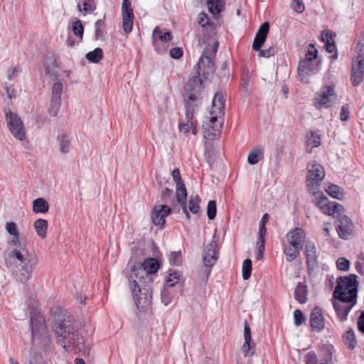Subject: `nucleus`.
Returning a JSON list of instances; mask_svg holds the SVG:
<instances>
[{"instance_id": "nucleus-36", "label": "nucleus", "mask_w": 364, "mask_h": 364, "mask_svg": "<svg viewBox=\"0 0 364 364\" xmlns=\"http://www.w3.org/2000/svg\"><path fill=\"white\" fill-rule=\"evenodd\" d=\"M176 195L177 202L179 205L186 203L187 191L183 183L176 186Z\"/></svg>"}, {"instance_id": "nucleus-22", "label": "nucleus", "mask_w": 364, "mask_h": 364, "mask_svg": "<svg viewBox=\"0 0 364 364\" xmlns=\"http://www.w3.org/2000/svg\"><path fill=\"white\" fill-rule=\"evenodd\" d=\"M198 75L200 72L205 78L209 79L214 73V65L210 57L204 53L200 58L198 63Z\"/></svg>"}, {"instance_id": "nucleus-26", "label": "nucleus", "mask_w": 364, "mask_h": 364, "mask_svg": "<svg viewBox=\"0 0 364 364\" xmlns=\"http://www.w3.org/2000/svg\"><path fill=\"white\" fill-rule=\"evenodd\" d=\"M46 73L50 77L56 78L58 75L56 58L53 55L47 56L43 63Z\"/></svg>"}, {"instance_id": "nucleus-54", "label": "nucleus", "mask_w": 364, "mask_h": 364, "mask_svg": "<svg viewBox=\"0 0 364 364\" xmlns=\"http://www.w3.org/2000/svg\"><path fill=\"white\" fill-rule=\"evenodd\" d=\"M197 22L202 27H205L206 26L210 25L208 16L203 12H201L198 14Z\"/></svg>"}, {"instance_id": "nucleus-16", "label": "nucleus", "mask_w": 364, "mask_h": 364, "mask_svg": "<svg viewBox=\"0 0 364 364\" xmlns=\"http://www.w3.org/2000/svg\"><path fill=\"white\" fill-rule=\"evenodd\" d=\"M171 213V208L166 205H156L151 214L152 223L160 227H164L166 218Z\"/></svg>"}, {"instance_id": "nucleus-63", "label": "nucleus", "mask_w": 364, "mask_h": 364, "mask_svg": "<svg viewBox=\"0 0 364 364\" xmlns=\"http://www.w3.org/2000/svg\"><path fill=\"white\" fill-rule=\"evenodd\" d=\"M306 364H316L318 362L317 356L314 353H309L306 355Z\"/></svg>"}, {"instance_id": "nucleus-60", "label": "nucleus", "mask_w": 364, "mask_h": 364, "mask_svg": "<svg viewBox=\"0 0 364 364\" xmlns=\"http://www.w3.org/2000/svg\"><path fill=\"white\" fill-rule=\"evenodd\" d=\"M6 228L7 232L13 236H16L18 234L16 225L14 222L7 223Z\"/></svg>"}, {"instance_id": "nucleus-41", "label": "nucleus", "mask_w": 364, "mask_h": 364, "mask_svg": "<svg viewBox=\"0 0 364 364\" xmlns=\"http://www.w3.org/2000/svg\"><path fill=\"white\" fill-rule=\"evenodd\" d=\"M28 363L29 364H46L45 360H43L41 354L35 352L34 350H31L28 358Z\"/></svg>"}, {"instance_id": "nucleus-10", "label": "nucleus", "mask_w": 364, "mask_h": 364, "mask_svg": "<svg viewBox=\"0 0 364 364\" xmlns=\"http://www.w3.org/2000/svg\"><path fill=\"white\" fill-rule=\"evenodd\" d=\"M314 194L318 195V198L314 200V204L321 210L322 213L328 215H335L344 211L342 205L335 201H329L328 198L323 193V192L314 191Z\"/></svg>"}, {"instance_id": "nucleus-8", "label": "nucleus", "mask_w": 364, "mask_h": 364, "mask_svg": "<svg viewBox=\"0 0 364 364\" xmlns=\"http://www.w3.org/2000/svg\"><path fill=\"white\" fill-rule=\"evenodd\" d=\"M269 31V24L268 22H264L260 26L258 31L255 35L252 43V48L255 51H259V57L269 58L274 55V54L277 53V48L274 47H269V48L264 50L261 49L266 41Z\"/></svg>"}, {"instance_id": "nucleus-50", "label": "nucleus", "mask_w": 364, "mask_h": 364, "mask_svg": "<svg viewBox=\"0 0 364 364\" xmlns=\"http://www.w3.org/2000/svg\"><path fill=\"white\" fill-rule=\"evenodd\" d=\"M291 8L297 13H302L305 6L303 0H291Z\"/></svg>"}, {"instance_id": "nucleus-44", "label": "nucleus", "mask_w": 364, "mask_h": 364, "mask_svg": "<svg viewBox=\"0 0 364 364\" xmlns=\"http://www.w3.org/2000/svg\"><path fill=\"white\" fill-rule=\"evenodd\" d=\"M252 272V261L250 259L244 260L242 264V277L245 280L250 277Z\"/></svg>"}, {"instance_id": "nucleus-27", "label": "nucleus", "mask_w": 364, "mask_h": 364, "mask_svg": "<svg viewBox=\"0 0 364 364\" xmlns=\"http://www.w3.org/2000/svg\"><path fill=\"white\" fill-rule=\"evenodd\" d=\"M307 286L304 283L299 282L294 290V299L300 304H305L307 301Z\"/></svg>"}, {"instance_id": "nucleus-37", "label": "nucleus", "mask_w": 364, "mask_h": 364, "mask_svg": "<svg viewBox=\"0 0 364 364\" xmlns=\"http://www.w3.org/2000/svg\"><path fill=\"white\" fill-rule=\"evenodd\" d=\"M322 350L325 352L324 358L321 359V364H330L332 360L333 346L331 344L323 345Z\"/></svg>"}, {"instance_id": "nucleus-15", "label": "nucleus", "mask_w": 364, "mask_h": 364, "mask_svg": "<svg viewBox=\"0 0 364 364\" xmlns=\"http://www.w3.org/2000/svg\"><path fill=\"white\" fill-rule=\"evenodd\" d=\"M63 87V83L60 82H55L52 87L50 106L49 108V114L51 116L55 117L58 115L61 105Z\"/></svg>"}, {"instance_id": "nucleus-47", "label": "nucleus", "mask_w": 364, "mask_h": 364, "mask_svg": "<svg viewBox=\"0 0 364 364\" xmlns=\"http://www.w3.org/2000/svg\"><path fill=\"white\" fill-rule=\"evenodd\" d=\"M217 213L216 202L215 200H210L207 208V216L209 220H213L215 218Z\"/></svg>"}, {"instance_id": "nucleus-20", "label": "nucleus", "mask_w": 364, "mask_h": 364, "mask_svg": "<svg viewBox=\"0 0 364 364\" xmlns=\"http://www.w3.org/2000/svg\"><path fill=\"white\" fill-rule=\"evenodd\" d=\"M364 79V57L357 56V60L352 65L351 82L353 86H358Z\"/></svg>"}, {"instance_id": "nucleus-18", "label": "nucleus", "mask_w": 364, "mask_h": 364, "mask_svg": "<svg viewBox=\"0 0 364 364\" xmlns=\"http://www.w3.org/2000/svg\"><path fill=\"white\" fill-rule=\"evenodd\" d=\"M122 26L124 31L127 33L132 32L133 29L134 13L131 2L129 0H123L122 6Z\"/></svg>"}, {"instance_id": "nucleus-14", "label": "nucleus", "mask_w": 364, "mask_h": 364, "mask_svg": "<svg viewBox=\"0 0 364 364\" xmlns=\"http://www.w3.org/2000/svg\"><path fill=\"white\" fill-rule=\"evenodd\" d=\"M338 220V224L336 225L337 232L342 239H348L352 235L353 231V223L351 222L343 212L335 215Z\"/></svg>"}, {"instance_id": "nucleus-3", "label": "nucleus", "mask_w": 364, "mask_h": 364, "mask_svg": "<svg viewBox=\"0 0 364 364\" xmlns=\"http://www.w3.org/2000/svg\"><path fill=\"white\" fill-rule=\"evenodd\" d=\"M358 277L355 274L339 277L336 279V286L333 291V298L341 301L357 302Z\"/></svg>"}, {"instance_id": "nucleus-39", "label": "nucleus", "mask_w": 364, "mask_h": 364, "mask_svg": "<svg viewBox=\"0 0 364 364\" xmlns=\"http://www.w3.org/2000/svg\"><path fill=\"white\" fill-rule=\"evenodd\" d=\"M326 191L330 196L334 198H337L338 200L341 199L343 197V189L335 184L329 185L328 188L326 189Z\"/></svg>"}, {"instance_id": "nucleus-7", "label": "nucleus", "mask_w": 364, "mask_h": 364, "mask_svg": "<svg viewBox=\"0 0 364 364\" xmlns=\"http://www.w3.org/2000/svg\"><path fill=\"white\" fill-rule=\"evenodd\" d=\"M135 304L139 310H146L151 304L152 284H142L134 285V282H129Z\"/></svg>"}, {"instance_id": "nucleus-53", "label": "nucleus", "mask_w": 364, "mask_h": 364, "mask_svg": "<svg viewBox=\"0 0 364 364\" xmlns=\"http://www.w3.org/2000/svg\"><path fill=\"white\" fill-rule=\"evenodd\" d=\"M294 323L296 326L301 325L306 319L303 312L299 309H296L294 311Z\"/></svg>"}, {"instance_id": "nucleus-12", "label": "nucleus", "mask_w": 364, "mask_h": 364, "mask_svg": "<svg viewBox=\"0 0 364 364\" xmlns=\"http://www.w3.org/2000/svg\"><path fill=\"white\" fill-rule=\"evenodd\" d=\"M212 104L213 107L210 114L212 115L215 114V116H212L210 117V123L212 125L213 130L220 132L223 127V123L220 122L218 126L215 125V123L217 122L218 116L224 114L225 99L224 95L222 92H218L215 93L213 99Z\"/></svg>"}, {"instance_id": "nucleus-21", "label": "nucleus", "mask_w": 364, "mask_h": 364, "mask_svg": "<svg viewBox=\"0 0 364 364\" xmlns=\"http://www.w3.org/2000/svg\"><path fill=\"white\" fill-rule=\"evenodd\" d=\"M287 244L292 247L303 249L305 241V232L303 229L296 228L291 230L286 235Z\"/></svg>"}, {"instance_id": "nucleus-25", "label": "nucleus", "mask_w": 364, "mask_h": 364, "mask_svg": "<svg viewBox=\"0 0 364 364\" xmlns=\"http://www.w3.org/2000/svg\"><path fill=\"white\" fill-rule=\"evenodd\" d=\"M306 266L309 271H313L318 267V254L313 242H308L305 247Z\"/></svg>"}, {"instance_id": "nucleus-51", "label": "nucleus", "mask_w": 364, "mask_h": 364, "mask_svg": "<svg viewBox=\"0 0 364 364\" xmlns=\"http://www.w3.org/2000/svg\"><path fill=\"white\" fill-rule=\"evenodd\" d=\"M318 51L313 44H310L305 55V60H314L316 58Z\"/></svg>"}, {"instance_id": "nucleus-52", "label": "nucleus", "mask_w": 364, "mask_h": 364, "mask_svg": "<svg viewBox=\"0 0 364 364\" xmlns=\"http://www.w3.org/2000/svg\"><path fill=\"white\" fill-rule=\"evenodd\" d=\"M180 275L177 272L170 273L166 279V286L168 287H173L176 283L178 282Z\"/></svg>"}, {"instance_id": "nucleus-62", "label": "nucleus", "mask_w": 364, "mask_h": 364, "mask_svg": "<svg viewBox=\"0 0 364 364\" xmlns=\"http://www.w3.org/2000/svg\"><path fill=\"white\" fill-rule=\"evenodd\" d=\"M250 342L251 341H245L242 346V351L245 356L252 355L253 354V352L250 353L251 349Z\"/></svg>"}, {"instance_id": "nucleus-6", "label": "nucleus", "mask_w": 364, "mask_h": 364, "mask_svg": "<svg viewBox=\"0 0 364 364\" xmlns=\"http://www.w3.org/2000/svg\"><path fill=\"white\" fill-rule=\"evenodd\" d=\"M30 326L33 345L42 348H48L51 341L41 316L40 315H31Z\"/></svg>"}, {"instance_id": "nucleus-24", "label": "nucleus", "mask_w": 364, "mask_h": 364, "mask_svg": "<svg viewBox=\"0 0 364 364\" xmlns=\"http://www.w3.org/2000/svg\"><path fill=\"white\" fill-rule=\"evenodd\" d=\"M355 304L353 301H333L334 310L341 321L347 320L348 313Z\"/></svg>"}, {"instance_id": "nucleus-19", "label": "nucleus", "mask_w": 364, "mask_h": 364, "mask_svg": "<svg viewBox=\"0 0 364 364\" xmlns=\"http://www.w3.org/2000/svg\"><path fill=\"white\" fill-rule=\"evenodd\" d=\"M217 244L215 241H212L209 243L205 250L203 257L204 265L208 267L206 269L207 276L210 274V268L215 264L218 256L216 252Z\"/></svg>"}, {"instance_id": "nucleus-57", "label": "nucleus", "mask_w": 364, "mask_h": 364, "mask_svg": "<svg viewBox=\"0 0 364 364\" xmlns=\"http://www.w3.org/2000/svg\"><path fill=\"white\" fill-rule=\"evenodd\" d=\"M82 6L85 12L93 11L96 9L94 0H82Z\"/></svg>"}, {"instance_id": "nucleus-13", "label": "nucleus", "mask_w": 364, "mask_h": 364, "mask_svg": "<svg viewBox=\"0 0 364 364\" xmlns=\"http://www.w3.org/2000/svg\"><path fill=\"white\" fill-rule=\"evenodd\" d=\"M6 119L11 134L16 139L22 141L25 138L24 126L17 114L9 111L6 113Z\"/></svg>"}, {"instance_id": "nucleus-56", "label": "nucleus", "mask_w": 364, "mask_h": 364, "mask_svg": "<svg viewBox=\"0 0 364 364\" xmlns=\"http://www.w3.org/2000/svg\"><path fill=\"white\" fill-rule=\"evenodd\" d=\"M264 243H265L264 239H263V240L258 239V241H257L258 251L256 253V259L257 260H259L263 257L264 252Z\"/></svg>"}, {"instance_id": "nucleus-29", "label": "nucleus", "mask_w": 364, "mask_h": 364, "mask_svg": "<svg viewBox=\"0 0 364 364\" xmlns=\"http://www.w3.org/2000/svg\"><path fill=\"white\" fill-rule=\"evenodd\" d=\"M152 38L154 43H155L156 38H159L163 43H168L171 41L172 35L170 31H165L159 27H156L153 31Z\"/></svg>"}, {"instance_id": "nucleus-64", "label": "nucleus", "mask_w": 364, "mask_h": 364, "mask_svg": "<svg viewBox=\"0 0 364 364\" xmlns=\"http://www.w3.org/2000/svg\"><path fill=\"white\" fill-rule=\"evenodd\" d=\"M358 328L359 331L364 334V311H362L358 318Z\"/></svg>"}, {"instance_id": "nucleus-58", "label": "nucleus", "mask_w": 364, "mask_h": 364, "mask_svg": "<svg viewBox=\"0 0 364 364\" xmlns=\"http://www.w3.org/2000/svg\"><path fill=\"white\" fill-rule=\"evenodd\" d=\"M171 176L173 177L174 182L176 183V186H178L181 183H183L180 170L178 168L173 169L171 172Z\"/></svg>"}, {"instance_id": "nucleus-9", "label": "nucleus", "mask_w": 364, "mask_h": 364, "mask_svg": "<svg viewBox=\"0 0 364 364\" xmlns=\"http://www.w3.org/2000/svg\"><path fill=\"white\" fill-rule=\"evenodd\" d=\"M337 100V95L333 85H323L314 97V106L316 109L328 108Z\"/></svg>"}, {"instance_id": "nucleus-4", "label": "nucleus", "mask_w": 364, "mask_h": 364, "mask_svg": "<svg viewBox=\"0 0 364 364\" xmlns=\"http://www.w3.org/2000/svg\"><path fill=\"white\" fill-rule=\"evenodd\" d=\"M8 256L10 258H16L18 262V263H16L18 279L22 282L30 279L32 277L33 271L37 264V259L31 257L28 251L22 247L9 252Z\"/></svg>"}, {"instance_id": "nucleus-1", "label": "nucleus", "mask_w": 364, "mask_h": 364, "mask_svg": "<svg viewBox=\"0 0 364 364\" xmlns=\"http://www.w3.org/2000/svg\"><path fill=\"white\" fill-rule=\"evenodd\" d=\"M54 331L60 338L59 344L66 350L72 348L75 353L85 350V341L82 336L73 325L70 316L58 315L54 321Z\"/></svg>"}, {"instance_id": "nucleus-28", "label": "nucleus", "mask_w": 364, "mask_h": 364, "mask_svg": "<svg viewBox=\"0 0 364 364\" xmlns=\"http://www.w3.org/2000/svg\"><path fill=\"white\" fill-rule=\"evenodd\" d=\"M264 147L257 146L255 147L250 153L247 157V162L250 165H255L264 158Z\"/></svg>"}, {"instance_id": "nucleus-11", "label": "nucleus", "mask_w": 364, "mask_h": 364, "mask_svg": "<svg viewBox=\"0 0 364 364\" xmlns=\"http://www.w3.org/2000/svg\"><path fill=\"white\" fill-rule=\"evenodd\" d=\"M307 169L306 186L314 191L318 188L320 182L325 177L324 169L321 164L315 161L308 163Z\"/></svg>"}, {"instance_id": "nucleus-46", "label": "nucleus", "mask_w": 364, "mask_h": 364, "mask_svg": "<svg viewBox=\"0 0 364 364\" xmlns=\"http://www.w3.org/2000/svg\"><path fill=\"white\" fill-rule=\"evenodd\" d=\"M72 30L76 36L79 37L80 39L82 38L84 27L80 20H76L73 23Z\"/></svg>"}, {"instance_id": "nucleus-5", "label": "nucleus", "mask_w": 364, "mask_h": 364, "mask_svg": "<svg viewBox=\"0 0 364 364\" xmlns=\"http://www.w3.org/2000/svg\"><path fill=\"white\" fill-rule=\"evenodd\" d=\"M202 90V81L199 76L191 77L185 87L188 98L184 100L186 118L193 124L192 119L200 104L199 94Z\"/></svg>"}, {"instance_id": "nucleus-48", "label": "nucleus", "mask_w": 364, "mask_h": 364, "mask_svg": "<svg viewBox=\"0 0 364 364\" xmlns=\"http://www.w3.org/2000/svg\"><path fill=\"white\" fill-rule=\"evenodd\" d=\"M169 262L173 266H179L181 264V251L171 252L169 255Z\"/></svg>"}, {"instance_id": "nucleus-61", "label": "nucleus", "mask_w": 364, "mask_h": 364, "mask_svg": "<svg viewBox=\"0 0 364 364\" xmlns=\"http://www.w3.org/2000/svg\"><path fill=\"white\" fill-rule=\"evenodd\" d=\"M20 73V70L18 68H11L7 70V77L9 80H14Z\"/></svg>"}, {"instance_id": "nucleus-23", "label": "nucleus", "mask_w": 364, "mask_h": 364, "mask_svg": "<svg viewBox=\"0 0 364 364\" xmlns=\"http://www.w3.org/2000/svg\"><path fill=\"white\" fill-rule=\"evenodd\" d=\"M309 323L311 328L321 332L325 327V318L323 311L319 307H315L310 315Z\"/></svg>"}, {"instance_id": "nucleus-34", "label": "nucleus", "mask_w": 364, "mask_h": 364, "mask_svg": "<svg viewBox=\"0 0 364 364\" xmlns=\"http://www.w3.org/2000/svg\"><path fill=\"white\" fill-rule=\"evenodd\" d=\"M33 226L40 237L45 238L46 237V230L48 228V221L46 220L41 218L38 219L34 222Z\"/></svg>"}, {"instance_id": "nucleus-45", "label": "nucleus", "mask_w": 364, "mask_h": 364, "mask_svg": "<svg viewBox=\"0 0 364 364\" xmlns=\"http://www.w3.org/2000/svg\"><path fill=\"white\" fill-rule=\"evenodd\" d=\"M269 220V215L267 213L263 215L260 222H259V240L264 239L267 230L265 228V224Z\"/></svg>"}, {"instance_id": "nucleus-55", "label": "nucleus", "mask_w": 364, "mask_h": 364, "mask_svg": "<svg viewBox=\"0 0 364 364\" xmlns=\"http://www.w3.org/2000/svg\"><path fill=\"white\" fill-rule=\"evenodd\" d=\"M349 115H350V108L349 105L346 104L342 106L341 113H340V118L341 121L346 122L349 119Z\"/></svg>"}, {"instance_id": "nucleus-31", "label": "nucleus", "mask_w": 364, "mask_h": 364, "mask_svg": "<svg viewBox=\"0 0 364 364\" xmlns=\"http://www.w3.org/2000/svg\"><path fill=\"white\" fill-rule=\"evenodd\" d=\"M49 210L48 203L43 198H38L33 201V211L36 213H46Z\"/></svg>"}, {"instance_id": "nucleus-40", "label": "nucleus", "mask_w": 364, "mask_h": 364, "mask_svg": "<svg viewBox=\"0 0 364 364\" xmlns=\"http://www.w3.org/2000/svg\"><path fill=\"white\" fill-rule=\"evenodd\" d=\"M207 4L209 11L213 15H217L222 11L223 5L220 0H208Z\"/></svg>"}, {"instance_id": "nucleus-35", "label": "nucleus", "mask_w": 364, "mask_h": 364, "mask_svg": "<svg viewBox=\"0 0 364 364\" xmlns=\"http://www.w3.org/2000/svg\"><path fill=\"white\" fill-rule=\"evenodd\" d=\"M344 344L350 350L355 348L357 341L353 329H349L343 336Z\"/></svg>"}, {"instance_id": "nucleus-17", "label": "nucleus", "mask_w": 364, "mask_h": 364, "mask_svg": "<svg viewBox=\"0 0 364 364\" xmlns=\"http://www.w3.org/2000/svg\"><path fill=\"white\" fill-rule=\"evenodd\" d=\"M297 70L299 80L305 83L309 82L308 75L309 74H315L318 71L317 65L313 60L305 59L299 61Z\"/></svg>"}, {"instance_id": "nucleus-59", "label": "nucleus", "mask_w": 364, "mask_h": 364, "mask_svg": "<svg viewBox=\"0 0 364 364\" xmlns=\"http://www.w3.org/2000/svg\"><path fill=\"white\" fill-rule=\"evenodd\" d=\"M183 50L181 48L176 47L171 49L170 50V55L172 58L174 59H179L183 55Z\"/></svg>"}, {"instance_id": "nucleus-33", "label": "nucleus", "mask_w": 364, "mask_h": 364, "mask_svg": "<svg viewBox=\"0 0 364 364\" xmlns=\"http://www.w3.org/2000/svg\"><path fill=\"white\" fill-rule=\"evenodd\" d=\"M301 250V248L292 247L289 244L284 245V253L285 254L287 260L289 262L294 260L299 255Z\"/></svg>"}, {"instance_id": "nucleus-32", "label": "nucleus", "mask_w": 364, "mask_h": 364, "mask_svg": "<svg viewBox=\"0 0 364 364\" xmlns=\"http://www.w3.org/2000/svg\"><path fill=\"white\" fill-rule=\"evenodd\" d=\"M60 153L65 154L70 151V141L68 136L65 134H59L57 137Z\"/></svg>"}, {"instance_id": "nucleus-43", "label": "nucleus", "mask_w": 364, "mask_h": 364, "mask_svg": "<svg viewBox=\"0 0 364 364\" xmlns=\"http://www.w3.org/2000/svg\"><path fill=\"white\" fill-rule=\"evenodd\" d=\"M167 286L164 287L161 292V301L164 305L167 306L171 303L173 299V294Z\"/></svg>"}, {"instance_id": "nucleus-49", "label": "nucleus", "mask_w": 364, "mask_h": 364, "mask_svg": "<svg viewBox=\"0 0 364 364\" xmlns=\"http://www.w3.org/2000/svg\"><path fill=\"white\" fill-rule=\"evenodd\" d=\"M336 267L338 270L346 272L349 269L350 261L346 257H339L336 260Z\"/></svg>"}, {"instance_id": "nucleus-2", "label": "nucleus", "mask_w": 364, "mask_h": 364, "mask_svg": "<svg viewBox=\"0 0 364 364\" xmlns=\"http://www.w3.org/2000/svg\"><path fill=\"white\" fill-rule=\"evenodd\" d=\"M159 268L157 259L147 258L143 262L134 264L130 268V272L127 274L129 282H134V285L139 284H152V276Z\"/></svg>"}, {"instance_id": "nucleus-42", "label": "nucleus", "mask_w": 364, "mask_h": 364, "mask_svg": "<svg viewBox=\"0 0 364 364\" xmlns=\"http://www.w3.org/2000/svg\"><path fill=\"white\" fill-rule=\"evenodd\" d=\"M321 144L320 135L316 132H311L310 136L308 137L306 145H311L312 147H317Z\"/></svg>"}, {"instance_id": "nucleus-30", "label": "nucleus", "mask_w": 364, "mask_h": 364, "mask_svg": "<svg viewBox=\"0 0 364 364\" xmlns=\"http://www.w3.org/2000/svg\"><path fill=\"white\" fill-rule=\"evenodd\" d=\"M200 202L201 199L198 195H191L188 198L187 208L193 214H198L200 212Z\"/></svg>"}, {"instance_id": "nucleus-38", "label": "nucleus", "mask_w": 364, "mask_h": 364, "mask_svg": "<svg viewBox=\"0 0 364 364\" xmlns=\"http://www.w3.org/2000/svg\"><path fill=\"white\" fill-rule=\"evenodd\" d=\"M103 56V51L100 48H97L94 50L86 54V58L91 63H99Z\"/></svg>"}]
</instances>
